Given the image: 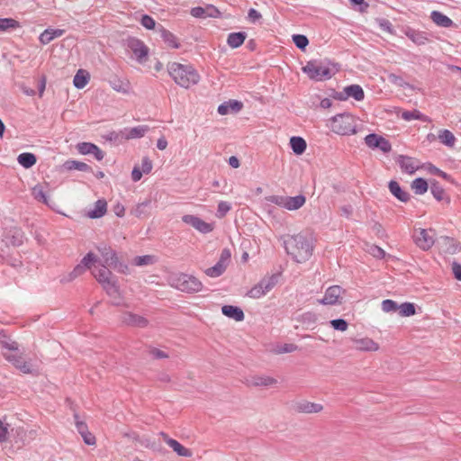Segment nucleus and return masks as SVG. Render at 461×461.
I'll list each match as a JSON object with an SVG mask.
<instances>
[{
  "label": "nucleus",
  "instance_id": "34",
  "mask_svg": "<svg viewBox=\"0 0 461 461\" xmlns=\"http://www.w3.org/2000/svg\"><path fill=\"white\" fill-rule=\"evenodd\" d=\"M439 141L448 147L453 148L456 143V137L449 130H440L438 134Z\"/></svg>",
  "mask_w": 461,
  "mask_h": 461
},
{
  "label": "nucleus",
  "instance_id": "30",
  "mask_svg": "<svg viewBox=\"0 0 461 461\" xmlns=\"http://www.w3.org/2000/svg\"><path fill=\"white\" fill-rule=\"evenodd\" d=\"M90 79V74L85 69H79L73 79V84L76 88L82 89L84 88Z\"/></svg>",
  "mask_w": 461,
  "mask_h": 461
},
{
  "label": "nucleus",
  "instance_id": "55",
  "mask_svg": "<svg viewBox=\"0 0 461 461\" xmlns=\"http://www.w3.org/2000/svg\"><path fill=\"white\" fill-rule=\"evenodd\" d=\"M330 325L334 330H339V331H345L348 330V322L343 319H335L330 321Z\"/></svg>",
  "mask_w": 461,
  "mask_h": 461
},
{
  "label": "nucleus",
  "instance_id": "4",
  "mask_svg": "<svg viewBox=\"0 0 461 461\" xmlns=\"http://www.w3.org/2000/svg\"><path fill=\"white\" fill-rule=\"evenodd\" d=\"M328 127L339 135H354L357 133V119L351 113H339L329 120Z\"/></svg>",
  "mask_w": 461,
  "mask_h": 461
},
{
  "label": "nucleus",
  "instance_id": "7",
  "mask_svg": "<svg viewBox=\"0 0 461 461\" xmlns=\"http://www.w3.org/2000/svg\"><path fill=\"white\" fill-rule=\"evenodd\" d=\"M97 250L102 257L103 265H106L118 272L126 273L128 267L120 263L116 252L107 245H100Z\"/></svg>",
  "mask_w": 461,
  "mask_h": 461
},
{
  "label": "nucleus",
  "instance_id": "22",
  "mask_svg": "<svg viewBox=\"0 0 461 461\" xmlns=\"http://www.w3.org/2000/svg\"><path fill=\"white\" fill-rule=\"evenodd\" d=\"M276 383V379L267 375H254L248 380V384L257 387H269Z\"/></svg>",
  "mask_w": 461,
  "mask_h": 461
},
{
  "label": "nucleus",
  "instance_id": "28",
  "mask_svg": "<svg viewBox=\"0 0 461 461\" xmlns=\"http://www.w3.org/2000/svg\"><path fill=\"white\" fill-rule=\"evenodd\" d=\"M441 247L444 252L450 255H454L461 249L459 243L449 237H445L442 239Z\"/></svg>",
  "mask_w": 461,
  "mask_h": 461
},
{
  "label": "nucleus",
  "instance_id": "39",
  "mask_svg": "<svg viewBox=\"0 0 461 461\" xmlns=\"http://www.w3.org/2000/svg\"><path fill=\"white\" fill-rule=\"evenodd\" d=\"M32 194L35 200L41 202L44 204L50 205L49 202V197L46 194L43 186L41 185H37L32 188Z\"/></svg>",
  "mask_w": 461,
  "mask_h": 461
},
{
  "label": "nucleus",
  "instance_id": "49",
  "mask_svg": "<svg viewBox=\"0 0 461 461\" xmlns=\"http://www.w3.org/2000/svg\"><path fill=\"white\" fill-rule=\"evenodd\" d=\"M260 283L261 285H263L265 292L267 294L276 286L277 283V276L273 275L271 276L265 277L260 281Z\"/></svg>",
  "mask_w": 461,
  "mask_h": 461
},
{
  "label": "nucleus",
  "instance_id": "44",
  "mask_svg": "<svg viewBox=\"0 0 461 461\" xmlns=\"http://www.w3.org/2000/svg\"><path fill=\"white\" fill-rule=\"evenodd\" d=\"M97 262H99L97 256L95 254H94L93 252H88L82 258V260L79 264L81 266H84V268L86 270V269H91L93 265L96 264Z\"/></svg>",
  "mask_w": 461,
  "mask_h": 461
},
{
  "label": "nucleus",
  "instance_id": "46",
  "mask_svg": "<svg viewBox=\"0 0 461 461\" xmlns=\"http://www.w3.org/2000/svg\"><path fill=\"white\" fill-rule=\"evenodd\" d=\"M20 27V23L12 18H0V31L5 32L10 29H16Z\"/></svg>",
  "mask_w": 461,
  "mask_h": 461
},
{
  "label": "nucleus",
  "instance_id": "63",
  "mask_svg": "<svg viewBox=\"0 0 461 461\" xmlns=\"http://www.w3.org/2000/svg\"><path fill=\"white\" fill-rule=\"evenodd\" d=\"M206 10L203 7H194L191 9V14L196 18H204Z\"/></svg>",
  "mask_w": 461,
  "mask_h": 461
},
{
  "label": "nucleus",
  "instance_id": "23",
  "mask_svg": "<svg viewBox=\"0 0 461 461\" xmlns=\"http://www.w3.org/2000/svg\"><path fill=\"white\" fill-rule=\"evenodd\" d=\"M404 33L413 43L417 45H424L429 41L427 33L424 32L407 28Z\"/></svg>",
  "mask_w": 461,
  "mask_h": 461
},
{
  "label": "nucleus",
  "instance_id": "20",
  "mask_svg": "<svg viewBox=\"0 0 461 461\" xmlns=\"http://www.w3.org/2000/svg\"><path fill=\"white\" fill-rule=\"evenodd\" d=\"M354 348L360 351H377L379 345L370 338L354 339Z\"/></svg>",
  "mask_w": 461,
  "mask_h": 461
},
{
  "label": "nucleus",
  "instance_id": "47",
  "mask_svg": "<svg viewBox=\"0 0 461 461\" xmlns=\"http://www.w3.org/2000/svg\"><path fill=\"white\" fill-rule=\"evenodd\" d=\"M155 261V257L151 255L138 256L133 259L134 265L138 267L152 265Z\"/></svg>",
  "mask_w": 461,
  "mask_h": 461
},
{
  "label": "nucleus",
  "instance_id": "26",
  "mask_svg": "<svg viewBox=\"0 0 461 461\" xmlns=\"http://www.w3.org/2000/svg\"><path fill=\"white\" fill-rule=\"evenodd\" d=\"M221 312L223 315L235 320L236 321H241L244 320L243 311L233 305H224L221 307Z\"/></svg>",
  "mask_w": 461,
  "mask_h": 461
},
{
  "label": "nucleus",
  "instance_id": "10",
  "mask_svg": "<svg viewBox=\"0 0 461 461\" xmlns=\"http://www.w3.org/2000/svg\"><path fill=\"white\" fill-rule=\"evenodd\" d=\"M345 290L339 285H331L325 291L324 296L318 300L323 305H336L342 303V296Z\"/></svg>",
  "mask_w": 461,
  "mask_h": 461
},
{
  "label": "nucleus",
  "instance_id": "1",
  "mask_svg": "<svg viewBox=\"0 0 461 461\" xmlns=\"http://www.w3.org/2000/svg\"><path fill=\"white\" fill-rule=\"evenodd\" d=\"M108 267V266L102 264L101 267H95L92 270V275L112 299L113 304L122 305L123 300L117 279Z\"/></svg>",
  "mask_w": 461,
  "mask_h": 461
},
{
  "label": "nucleus",
  "instance_id": "6",
  "mask_svg": "<svg viewBox=\"0 0 461 461\" xmlns=\"http://www.w3.org/2000/svg\"><path fill=\"white\" fill-rule=\"evenodd\" d=\"M303 71L315 81H323L330 79L334 71L325 63L318 60H311L303 68Z\"/></svg>",
  "mask_w": 461,
  "mask_h": 461
},
{
  "label": "nucleus",
  "instance_id": "58",
  "mask_svg": "<svg viewBox=\"0 0 461 461\" xmlns=\"http://www.w3.org/2000/svg\"><path fill=\"white\" fill-rule=\"evenodd\" d=\"M9 433V424L0 420V443L6 441Z\"/></svg>",
  "mask_w": 461,
  "mask_h": 461
},
{
  "label": "nucleus",
  "instance_id": "35",
  "mask_svg": "<svg viewBox=\"0 0 461 461\" xmlns=\"http://www.w3.org/2000/svg\"><path fill=\"white\" fill-rule=\"evenodd\" d=\"M290 146L296 155H301L305 151L307 144L302 137L294 136L290 139Z\"/></svg>",
  "mask_w": 461,
  "mask_h": 461
},
{
  "label": "nucleus",
  "instance_id": "25",
  "mask_svg": "<svg viewBox=\"0 0 461 461\" xmlns=\"http://www.w3.org/2000/svg\"><path fill=\"white\" fill-rule=\"evenodd\" d=\"M64 33L65 31L62 29L48 28L41 33L39 41L41 44L46 45L52 41L54 39L61 37Z\"/></svg>",
  "mask_w": 461,
  "mask_h": 461
},
{
  "label": "nucleus",
  "instance_id": "38",
  "mask_svg": "<svg viewBox=\"0 0 461 461\" xmlns=\"http://www.w3.org/2000/svg\"><path fill=\"white\" fill-rule=\"evenodd\" d=\"M85 272H86V269L84 268V266H81L80 264H78L74 267V269L71 272L63 276L60 279V282L64 283V284L72 282L74 279L80 276Z\"/></svg>",
  "mask_w": 461,
  "mask_h": 461
},
{
  "label": "nucleus",
  "instance_id": "5",
  "mask_svg": "<svg viewBox=\"0 0 461 461\" xmlns=\"http://www.w3.org/2000/svg\"><path fill=\"white\" fill-rule=\"evenodd\" d=\"M168 284L181 292L189 294L198 293L203 289V284L198 278L184 273L171 274Z\"/></svg>",
  "mask_w": 461,
  "mask_h": 461
},
{
  "label": "nucleus",
  "instance_id": "15",
  "mask_svg": "<svg viewBox=\"0 0 461 461\" xmlns=\"http://www.w3.org/2000/svg\"><path fill=\"white\" fill-rule=\"evenodd\" d=\"M120 320L122 324L134 328H145L149 325V321L145 317L131 312H122Z\"/></svg>",
  "mask_w": 461,
  "mask_h": 461
},
{
  "label": "nucleus",
  "instance_id": "8",
  "mask_svg": "<svg viewBox=\"0 0 461 461\" xmlns=\"http://www.w3.org/2000/svg\"><path fill=\"white\" fill-rule=\"evenodd\" d=\"M268 201L289 211H295L303 206L306 198L303 194L296 196L272 195Z\"/></svg>",
  "mask_w": 461,
  "mask_h": 461
},
{
  "label": "nucleus",
  "instance_id": "14",
  "mask_svg": "<svg viewBox=\"0 0 461 461\" xmlns=\"http://www.w3.org/2000/svg\"><path fill=\"white\" fill-rule=\"evenodd\" d=\"M5 358L11 362L17 369L24 374H32L33 372L31 362L25 361L21 354L18 353H4Z\"/></svg>",
  "mask_w": 461,
  "mask_h": 461
},
{
  "label": "nucleus",
  "instance_id": "12",
  "mask_svg": "<svg viewBox=\"0 0 461 461\" xmlns=\"http://www.w3.org/2000/svg\"><path fill=\"white\" fill-rule=\"evenodd\" d=\"M365 143L370 149H379L384 153H388L392 149V145L388 140L375 133L366 136Z\"/></svg>",
  "mask_w": 461,
  "mask_h": 461
},
{
  "label": "nucleus",
  "instance_id": "13",
  "mask_svg": "<svg viewBox=\"0 0 461 461\" xmlns=\"http://www.w3.org/2000/svg\"><path fill=\"white\" fill-rule=\"evenodd\" d=\"M414 241L421 249H429L435 242L433 230L420 229L414 236Z\"/></svg>",
  "mask_w": 461,
  "mask_h": 461
},
{
  "label": "nucleus",
  "instance_id": "41",
  "mask_svg": "<svg viewBox=\"0 0 461 461\" xmlns=\"http://www.w3.org/2000/svg\"><path fill=\"white\" fill-rule=\"evenodd\" d=\"M428 183L421 177L416 178L411 183V188L416 194H423L428 191Z\"/></svg>",
  "mask_w": 461,
  "mask_h": 461
},
{
  "label": "nucleus",
  "instance_id": "37",
  "mask_svg": "<svg viewBox=\"0 0 461 461\" xmlns=\"http://www.w3.org/2000/svg\"><path fill=\"white\" fill-rule=\"evenodd\" d=\"M168 446L180 456L191 457L193 452L182 446L177 440L173 439L168 441Z\"/></svg>",
  "mask_w": 461,
  "mask_h": 461
},
{
  "label": "nucleus",
  "instance_id": "48",
  "mask_svg": "<svg viewBox=\"0 0 461 461\" xmlns=\"http://www.w3.org/2000/svg\"><path fill=\"white\" fill-rule=\"evenodd\" d=\"M161 37L164 40V41L167 42L169 46L176 49L179 47L178 43L176 42L175 35L171 33L169 31L162 28Z\"/></svg>",
  "mask_w": 461,
  "mask_h": 461
},
{
  "label": "nucleus",
  "instance_id": "17",
  "mask_svg": "<svg viewBox=\"0 0 461 461\" xmlns=\"http://www.w3.org/2000/svg\"><path fill=\"white\" fill-rule=\"evenodd\" d=\"M396 162L401 169L409 175L414 174L420 167L419 161L408 156L400 155Z\"/></svg>",
  "mask_w": 461,
  "mask_h": 461
},
{
  "label": "nucleus",
  "instance_id": "31",
  "mask_svg": "<svg viewBox=\"0 0 461 461\" xmlns=\"http://www.w3.org/2000/svg\"><path fill=\"white\" fill-rule=\"evenodd\" d=\"M389 190L397 199L402 202H407L410 198V194L406 191L402 190L396 181H390Z\"/></svg>",
  "mask_w": 461,
  "mask_h": 461
},
{
  "label": "nucleus",
  "instance_id": "11",
  "mask_svg": "<svg viewBox=\"0 0 461 461\" xmlns=\"http://www.w3.org/2000/svg\"><path fill=\"white\" fill-rule=\"evenodd\" d=\"M183 222L191 225L197 231L207 234L213 230L214 225L213 223H209L199 218L198 216L192 214H185L182 217Z\"/></svg>",
  "mask_w": 461,
  "mask_h": 461
},
{
  "label": "nucleus",
  "instance_id": "33",
  "mask_svg": "<svg viewBox=\"0 0 461 461\" xmlns=\"http://www.w3.org/2000/svg\"><path fill=\"white\" fill-rule=\"evenodd\" d=\"M148 131L149 127L147 125H139L133 128L125 129V138L127 140L141 138Z\"/></svg>",
  "mask_w": 461,
  "mask_h": 461
},
{
  "label": "nucleus",
  "instance_id": "53",
  "mask_svg": "<svg viewBox=\"0 0 461 461\" xmlns=\"http://www.w3.org/2000/svg\"><path fill=\"white\" fill-rule=\"evenodd\" d=\"M398 306L399 305L397 304L396 302L390 299H386L382 302V310L384 312H396L398 311Z\"/></svg>",
  "mask_w": 461,
  "mask_h": 461
},
{
  "label": "nucleus",
  "instance_id": "27",
  "mask_svg": "<svg viewBox=\"0 0 461 461\" xmlns=\"http://www.w3.org/2000/svg\"><path fill=\"white\" fill-rule=\"evenodd\" d=\"M107 211V203L104 199L97 200L94 208L87 212V216L91 219H98L105 214Z\"/></svg>",
  "mask_w": 461,
  "mask_h": 461
},
{
  "label": "nucleus",
  "instance_id": "59",
  "mask_svg": "<svg viewBox=\"0 0 461 461\" xmlns=\"http://www.w3.org/2000/svg\"><path fill=\"white\" fill-rule=\"evenodd\" d=\"M140 170L144 174H149L152 170V162L149 158L145 157L142 158Z\"/></svg>",
  "mask_w": 461,
  "mask_h": 461
},
{
  "label": "nucleus",
  "instance_id": "51",
  "mask_svg": "<svg viewBox=\"0 0 461 461\" xmlns=\"http://www.w3.org/2000/svg\"><path fill=\"white\" fill-rule=\"evenodd\" d=\"M430 192L436 200L441 201L444 198L445 191L437 182H433L430 185Z\"/></svg>",
  "mask_w": 461,
  "mask_h": 461
},
{
  "label": "nucleus",
  "instance_id": "52",
  "mask_svg": "<svg viewBox=\"0 0 461 461\" xmlns=\"http://www.w3.org/2000/svg\"><path fill=\"white\" fill-rule=\"evenodd\" d=\"M231 209L230 203L225 201H221L218 203L216 216L219 219L223 218Z\"/></svg>",
  "mask_w": 461,
  "mask_h": 461
},
{
  "label": "nucleus",
  "instance_id": "45",
  "mask_svg": "<svg viewBox=\"0 0 461 461\" xmlns=\"http://www.w3.org/2000/svg\"><path fill=\"white\" fill-rule=\"evenodd\" d=\"M298 347L293 343H285L283 345H276L272 351L275 354H285V353H292L296 351Z\"/></svg>",
  "mask_w": 461,
  "mask_h": 461
},
{
  "label": "nucleus",
  "instance_id": "42",
  "mask_svg": "<svg viewBox=\"0 0 461 461\" xmlns=\"http://www.w3.org/2000/svg\"><path fill=\"white\" fill-rule=\"evenodd\" d=\"M402 118L407 122H410V121H412V120H420V121H423V122H426L427 121V117L422 114L420 112H419L418 110H413V111H404L402 113Z\"/></svg>",
  "mask_w": 461,
  "mask_h": 461
},
{
  "label": "nucleus",
  "instance_id": "62",
  "mask_svg": "<svg viewBox=\"0 0 461 461\" xmlns=\"http://www.w3.org/2000/svg\"><path fill=\"white\" fill-rule=\"evenodd\" d=\"M388 80L394 84V85H397L399 86H402L404 85V81H403V78L400 76H397L395 74H390L388 76Z\"/></svg>",
  "mask_w": 461,
  "mask_h": 461
},
{
  "label": "nucleus",
  "instance_id": "18",
  "mask_svg": "<svg viewBox=\"0 0 461 461\" xmlns=\"http://www.w3.org/2000/svg\"><path fill=\"white\" fill-rule=\"evenodd\" d=\"M129 48L133 52L134 56L136 57V59L142 63L145 61L147 56H148V48L145 46V44L140 41V40H131L129 41Z\"/></svg>",
  "mask_w": 461,
  "mask_h": 461
},
{
  "label": "nucleus",
  "instance_id": "32",
  "mask_svg": "<svg viewBox=\"0 0 461 461\" xmlns=\"http://www.w3.org/2000/svg\"><path fill=\"white\" fill-rule=\"evenodd\" d=\"M323 409L322 405L320 403H314L310 402H303L298 403L297 410L300 412L303 413H318L321 411Z\"/></svg>",
  "mask_w": 461,
  "mask_h": 461
},
{
  "label": "nucleus",
  "instance_id": "43",
  "mask_svg": "<svg viewBox=\"0 0 461 461\" xmlns=\"http://www.w3.org/2000/svg\"><path fill=\"white\" fill-rule=\"evenodd\" d=\"M398 311L402 317H410L416 313L415 305L412 303H403L400 304Z\"/></svg>",
  "mask_w": 461,
  "mask_h": 461
},
{
  "label": "nucleus",
  "instance_id": "40",
  "mask_svg": "<svg viewBox=\"0 0 461 461\" xmlns=\"http://www.w3.org/2000/svg\"><path fill=\"white\" fill-rule=\"evenodd\" d=\"M17 160L23 167L30 168L36 163V157L32 153L24 152L18 156Z\"/></svg>",
  "mask_w": 461,
  "mask_h": 461
},
{
  "label": "nucleus",
  "instance_id": "57",
  "mask_svg": "<svg viewBox=\"0 0 461 461\" xmlns=\"http://www.w3.org/2000/svg\"><path fill=\"white\" fill-rule=\"evenodd\" d=\"M0 344L3 348L8 349L9 353H17L18 351V344L15 341L12 340H0Z\"/></svg>",
  "mask_w": 461,
  "mask_h": 461
},
{
  "label": "nucleus",
  "instance_id": "54",
  "mask_svg": "<svg viewBox=\"0 0 461 461\" xmlns=\"http://www.w3.org/2000/svg\"><path fill=\"white\" fill-rule=\"evenodd\" d=\"M293 41L295 46L301 50H304L308 45L309 41L306 36L301 34H295L293 36Z\"/></svg>",
  "mask_w": 461,
  "mask_h": 461
},
{
  "label": "nucleus",
  "instance_id": "19",
  "mask_svg": "<svg viewBox=\"0 0 461 461\" xmlns=\"http://www.w3.org/2000/svg\"><path fill=\"white\" fill-rule=\"evenodd\" d=\"M77 148L80 154H92L99 161L104 158V153L95 144L90 142H80L77 144Z\"/></svg>",
  "mask_w": 461,
  "mask_h": 461
},
{
  "label": "nucleus",
  "instance_id": "50",
  "mask_svg": "<svg viewBox=\"0 0 461 461\" xmlns=\"http://www.w3.org/2000/svg\"><path fill=\"white\" fill-rule=\"evenodd\" d=\"M266 294H267V293L265 292L263 285H261L260 282L258 285H256L254 287H252L248 293V295L254 299L261 298L262 296H264Z\"/></svg>",
  "mask_w": 461,
  "mask_h": 461
},
{
  "label": "nucleus",
  "instance_id": "2",
  "mask_svg": "<svg viewBox=\"0 0 461 461\" xmlns=\"http://www.w3.org/2000/svg\"><path fill=\"white\" fill-rule=\"evenodd\" d=\"M285 248L296 262H305L312 254V239L301 233L290 236L285 240Z\"/></svg>",
  "mask_w": 461,
  "mask_h": 461
},
{
  "label": "nucleus",
  "instance_id": "24",
  "mask_svg": "<svg viewBox=\"0 0 461 461\" xmlns=\"http://www.w3.org/2000/svg\"><path fill=\"white\" fill-rule=\"evenodd\" d=\"M430 19L436 25L442 28H450L454 25L453 21L439 11H432L430 13Z\"/></svg>",
  "mask_w": 461,
  "mask_h": 461
},
{
  "label": "nucleus",
  "instance_id": "56",
  "mask_svg": "<svg viewBox=\"0 0 461 461\" xmlns=\"http://www.w3.org/2000/svg\"><path fill=\"white\" fill-rule=\"evenodd\" d=\"M140 23L143 27H145L148 30L154 29L156 25L155 20L151 16L147 14L142 15Z\"/></svg>",
  "mask_w": 461,
  "mask_h": 461
},
{
  "label": "nucleus",
  "instance_id": "21",
  "mask_svg": "<svg viewBox=\"0 0 461 461\" xmlns=\"http://www.w3.org/2000/svg\"><path fill=\"white\" fill-rule=\"evenodd\" d=\"M243 107V104L240 101L238 100H229L227 102H224L218 106V113L221 115H226L230 113H238L240 112Z\"/></svg>",
  "mask_w": 461,
  "mask_h": 461
},
{
  "label": "nucleus",
  "instance_id": "36",
  "mask_svg": "<svg viewBox=\"0 0 461 461\" xmlns=\"http://www.w3.org/2000/svg\"><path fill=\"white\" fill-rule=\"evenodd\" d=\"M111 87L116 92L127 94L129 92V82L124 81L120 77H113L110 81Z\"/></svg>",
  "mask_w": 461,
  "mask_h": 461
},
{
  "label": "nucleus",
  "instance_id": "3",
  "mask_svg": "<svg viewBox=\"0 0 461 461\" xmlns=\"http://www.w3.org/2000/svg\"><path fill=\"white\" fill-rule=\"evenodd\" d=\"M167 71L175 83L185 88L196 85L200 80V75L197 70L188 64L169 63L167 65Z\"/></svg>",
  "mask_w": 461,
  "mask_h": 461
},
{
  "label": "nucleus",
  "instance_id": "9",
  "mask_svg": "<svg viewBox=\"0 0 461 461\" xmlns=\"http://www.w3.org/2000/svg\"><path fill=\"white\" fill-rule=\"evenodd\" d=\"M230 250L229 249H223L221 252L218 262L213 267L207 268L205 270V274L212 278L221 276L230 264Z\"/></svg>",
  "mask_w": 461,
  "mask_h": 461
},
{
  "label": "nucleus",
  "instance_id": "61",
  "mask_svg": "<svg viewBox=\"0 0 461 461\" xmlns=\"http://www.w3.org/2000/svg\"><path fill=\"white\" fill-rule=\"evenodd\" d=\"M149 204H150V201H145V202L139 203L134 210L135 215L137 217H140L144 213V209L149 207Z\"/></svg>",
  "mask_w": 461,
  "mask_h": 461
},
{
  "label": "nucleus",
  "instance_id": "29",
  "mask_svg": "<svg viewBox=\"0 0 461 461\" xmlns=\"http://www.w3.org/2000/svg\"><path fill=\"white\" fill-rule=\"evenodd\" d=\"M247 38V33L243 32H231L228 35L227 43L232 48L236 49L241 46Z\"/></svg>",
  "mask_w": 461,
  "mask_h": 461
},
{
  "label": "nucleus",
  "instance_id": "64",
  "mask_svg": "<svg viewBox=\"0 0 461 461\" xmlns=\"http://www.w3.org/2000/svg\"><path fill=\"white\" fill-rule=\"evenodd\" d=\"M452 272L455 276V277L461 281V265L456 263V262H453L452 263Z\"/></svg>",
  "mask_w": 461,
  "mask_h": 461
},
{
  "label": "nucleus",
  "instance_id": "60",
  "mask_svg": "<svg viewBox=\"0 0 461 461\" xmlns=\"http://www.w3.org/2000/svg\"><path fill=\"white\" fill-rule=\"evenodd\" d=\"M249 20L255 23L262 18L261 14L254 8H250L248 13Z\"/></svg>",
  "mask_w": 461,
  "mask_h": 461
},
{
  "label": "nucleus",
  "instance_id": "16",
  "mask_svg": "<svg viewBox=\"0 0 461 461\" xmlns=\"http://www.w3.org/2000/svg\"><path fill=\"white\" fill-rule=\"evenodd\" d=\"M348 97H353L357 101H362L365 97L362 87L358 85H350L346 86L343 91L336 94V98L339 100H346Z\"/></svg>",
  "mask_w": 461,
  "mask_h": 461
}]
</instances>
